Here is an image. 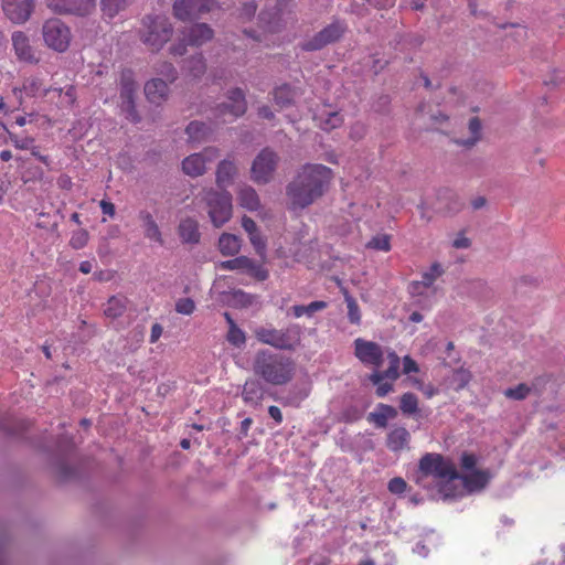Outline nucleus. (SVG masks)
I'll list each match as a JSON object with an SVG mask.
<instances>
[{"mask_svg": "<svg viewBox=\"0 0 565 565\" xmlns=\"http://www.w3.org/2000/svg\"><path fill=\"white\" fill-rule=\"evenodd\" d=\"M237 174V167L231 160H223L218 163L216 170V183L220 188L225 189L232 184Z\"/></svg>", "mask_w": 565, "mask_h": 565, "instance_id": "cd10ccee", "label": "nucleus"}, {"mask_svg": "<svg viewBox=\"0 0 565 565\" xmlns=\"http://www.w3.org/2000/svg\"><path fill=\"white\" fill-rule=\"evenodd\" d=\"M255 11H256L255 3L254 2H247L242 8L239 17L242 19H244V20H248V19H250L255 14Z\"/></svg>", "mask_w": 565, "mask_h": 565, "instance_id": "052dcab7", "label": "nucleus"}, {"mask_svg": "<svg viewBox=\"0 0 565 565\" xmlns=\"http://www.w3.org/2000/svg\"><path fill=\"white\" fill-rule=\"evenodd\" d=\"M418 364L408 355L403 359V372L409 374L412 372H418Z\"/></svg>", "mask_w": 565, "mask_h": 565, "instance_id": "bf43d9fd", "label": "nucleus"}, {"mask_svg": "<svg viewBox=\"0 0 565 565\" xmlns=\"http://www.w3.org/2000/svg\"><path fill=\"white\" fill-rule=\"evenodd\" d=\"M354 354L363 364L379 369L383 364L385 352L380 344L358 338L354 340Z\"/></svg>", "mask_w": 565, "mask_h": 565, "instance_id": "4468645a", "label": "nucleus"}, {"mask_svg": "<svg viewBox=\"0 0 565 565\" xmlns=\"http://www.w3.org/2000/svg\"><path fill=\"white\" fill-rule=\"evenodd\" d=\"M471 375L468 370L465 369H458L452 372V375L450 377V385L456 390L459 391L463 388L470 381Z\"/></svg>", "mask_w": 565, "mask_h": 565, "instance_id": "79ce46f5", "label": "nucleus"}, {"mask_svg": "<svg viewBox=\"0 0 565 565\" xmlns=\"http://www.w3.org/2000/svg\"><path fill=\"white\" fill-rule=\"evenodd\" d=\"M134 0H100V10L104 17L114 19L125 11Z\"/></svg>", "mask_w": 565, "mask_h": 565, "instance_id": "2f4dec72", "label": "nucleus"}, {"mask_svg": "<svg viewBox=\"0 0 565 565\" xmlns=\"http://www.w3.org/2000/svg\"><path fill=\"white\" fill-rule=\"evenodd\" d=\"M237 200L242 207L248 211H256L260 207L259 196L250 185H243L237 192Z\"/></svg>", "mask_w": 565, "mask_h": 565, "instance_id": "c85d7f7f", "label": "nucleus"}, {"mask_svg": "<svg viewBox=\"0 0 565 565\" xmlns=\"http://www.w3.org/2000/svg\"><path fill=\"white\" fill-rule=\"evenodd\" d=\"M88 242V233L85 230L75 231L72 234L70 244L73 248H83Z\"/></svg>", "mask_w": 565, "mask_h": 565, "instance_id": "8fccbe9b", "label": "nucleus"}, {"mask_svg": "<svg viewBox=\"0 0 565 565\" xmlns=\"http://www.w3.org/2000/svg\"><path fill=\"white\" fill-rule=\"evenodd\" d=\"M170 83L163 78L157 77L148 81L145 85V94L147 99L152 104H161L169 97Z\"/></svg>", "mask_w": 565, "mask_h": 565, "instance_id": "b1692460", "label": "nucleus"}, {"mask_svg": "<svg viewBox=\"0 0 565 565\" xmlns=\"http://www.w3.org/2000/svg\"><path fill=\"white\" fill-rule=\"evenodd\" d=\"M428 478H433L438 492L444 500L457 498V483H460V475L456 466L438 454H427L419 461V471L416 482L422 487H428Z\"/></svg>", "mask_w": 565, "mask_h": 565, "instance_id": "f03ea898", "label": "nucleus"}, {"mask_svg": "<svg viewBox=\"0 0 565 565\" xmlns=\"http://www.w3.org/2000/svg\"><path fill=\"white\" fill-rule=\"evenodd\" d=\"M137 88L138 85L134 78L132 72L124 71L120 78L119 108L125 117L132 122L140 120L135 106Z\"/></svg>", "mask_w": 565, "mask_h": 565, "instance_id": "9d476101", "label": "nucleus"}, {"mask_svg": "<svg viewBox=\"0 0 565 565\" xmlns=\"http://www.w3.org/2000/svg\"><path fill=\"white\" fill-rule=\"evenodd\" d=\"M179 234L185 243H196L200 238L199 225L194 218H184L179 225Z\"/></svg>", "mask_w": 565, "mask_h": 565, "instance_id": "7c9ffc66", "label": "nucleus"}, {"mask_svg": "<svg viewBox=\"0 0 565 565\" xmlns=\"http://www.w3.org/2000/svg\"><path fill=\"white\" fill-rule=\"evenodd\" d=\"M12 50L15 57L25 63H36L38 54L34 46L31 44L30 36L23 31H14L11 34Z\"/></svg>", "mask_w": 565, "mask_h": 565, "instance_id": "412c9836", "label": "nucleus"}, {"mask_svg": "<svg viewBox=\"0 0 565 565\" xmlns=\"http://www.w3.org/2000/svg\"><path fill=\"white\" fill-rule=\"evenodd\" d=\"M345 302L348 308V318L352 323L361 321V315L356 301L349 295H345Z\"/></svg>", "mask_w": 565, "mask_h": 565, "instance_id": "de8ad7c7", "label": "nucleus"}, {"mask_svg": "<svg viewBox=\"0 0 565 565\" xmlns=\"http://www.w3.org/2000/svg\"><path fill=\"white\" fill-rule=\"evenodd\" d=\"M468 132L469 137L457 139L456 142L460 146L471 148L481 139L482 126L478 117H471L469 119Z\"/></svg>", "mask_w": 565, "mask_h": 565, "instance_id": "c756f323", "label": "nucleus"}, {"mask_svg": "<svg viewBox=\"0 0 565 565\" xmlns=\"http://www.w3.org/2000/svg\"><path fill=\"white\" fill-rule=\"evenodd\" d=\"M477 458L470 454H463L461 457V467L465 473H471L472 471H479L476 469Z\"/></svg>", "mask_w": 565, "mask_h": 565, "instance_id": "5fc2aeb1", "label": "nucleus"}, {"mask_svg": "<svg viewBox=\"0 0 565 565\" xmlns=\"http://www.w3.org/2000/svg\"><path fill=\"white\" fill-rule=\"evenodd\" d=\"M232 301L236 306L247 307L254 303L255 297L242 290H236L233 292Z\"/></svg>", "mask_w": 565, "mask_h": 565, "instance_id": "09e8293b", "label": "nucleus"}, {"mask_svg": "<svg viewBox=\"0 0 565 565\" xmlns=\"http://www.w3.org/2000/svg\"><path fill=\"white\" fill-rule=\"evenodd\" d=\"M96 0H45L47 8L57 14L86 15L95 7Z\"/></svg>", "mask_w": 565, "mask_h": 565, "instance_id": "a211bd4d", "label": "nucleus"}, {"mask_svg": "<svg viewBox=\"0 0 565 565\" xmlns=\"http://www.w3.org/2000/svg\"><path fill=\"white\" fill-rule=\"evenodd\" d=\"M411 434L405 427H394L387 435L386 445L392 451H401L408 448Z\"/></svg>", "mask_w": 565, "mask_h": 565, "instance_id": "a878e982", "label": "nucleus"}, {"mask_svg": "<svg viewBox=\"0 0 565 565\" xmlns=\"http://www.w3.org/2000/svg\"><path fill=\"white\" fill-rule=\"evenodd\" d=\"M242 396L246 403L256 404L263 396L259 383L255 380L246 381Z\"/></svg>", "mask_w": 565, "mask_h": 565, "instance_id": "e433bc0d", "label": "nucleus"}, {"mask_svg": "<svg viewBox=\"0 0 565 565\" xmlns=\"http://www.w3.org/2000/svg\"><path fill=\"white\" fill-rule=\"evenodd\" d=\"M76 99L77 94L74 85L65 84L64 86H61L57 85L56 82L51 85L47 103L56 108L70 109L74 106Z\"/></svg>", "mask_w": 565, "mask_h": 565, "instance_id": "4be33fe9", "label": "nucleus"}, {"mask_svg": "<svg viewBox=\"0 0 565 565\" xmlns=\"http://www.w3.org/2000/svg\"><path fill=\"white\" fill-rule=\"evenodd\" d=\"M195 309V303L191 298H181L175 303V311L181 315H191Z\"/></svg>", "mask_w": 565, "mask_h": 565, "instance_id": "603ef678", "label": "nucleus"}, {"mask_svg": "<svg viewBox=\"0 0 565 565\" xmlns=\"http://www.w3.org/2000/svg\"><path fill=\"white\" fill-rule=\"evenodd\" d=\"M216 7L215 0H174L173 14L179 20H191Z\"/></svg>", "mask_w": 565, "mask_h": 565, "instance_id": "f8f14e48", "label": "nucleus"}, {"mask_svg": "<svg viewBox=\"0 0 565 565\" xmlns=\"http://www.w3.org/2000/svg\"><path fill=\"white\" fill-rule=\"evenodd\" d=\"M397 416V411L386 404H379L376 408L369 414V420L372 422L376 427H386L388 420L394 419Z\"/></svg>", "mask_w": 565, "mask_h": 565, "instance_id": "bb28decb", "label": "nucleus"}, {"mask_svg": "<svg viewBox=\"0 0 565 565\" xmlns=\"http://www.w3.org/2000/svg\"><path fill=\"white\" fill-rule=\"evenodd\" d=\"M253 370L265 382L282 385L292 379L295 365L288 358L262 350L255 355Z\"/></svg>", "mask_w": 565, "mask_h": 565, "instance_id": "7ed1b4c3", "label": "nucleus"}, {"mask_svg": "<svg viewBox=\"0 0 565 565\" xmlns=\"http://www.w3.org/2000/svg\"><path fill=\"white\" fill-rule=\"evenodd\" d=\"M246 111L245 95L242 89L235 88L228 92L227 102L218 107L223 122H231Z\"/></svg>", "mask_w": 565, "mask_h": 565, "instance_id": "f3484780", "label": "nucleus"}, {"mask_svg": "<svg viewBox=\"0 0 565 565\" xmlns=\"http://www.w3.org/2000/svg\"><path fill=\"white\" fill-rule=\"evenodd\" d=\"M2 10L12 23L23 24L34 10V0H3Z\"/></svg>", "mask_w": 565, "mask_h": 565, "instance_id": "aec40b11", "label": "nucleus"}, {"mask_svg": "<svg viewBox=\"0 0 565 565\" xmlns=\"http://www.w3.org/2000/svg\"><path fill=\"white\" fill-rule=\"evenodd\" d=\"M172 24L164 15H148L142 20L140 39L152 52L160 51L172 36Z\"/></svg>", "mask_w": 565, "mask_h": 565, "instance_id": "39448f33", "label": "nucleus"}, {"mask_svg": "<svg viewBox=\"0 0 565 565\" xmlns=\"http://www.w3.org/2000/svg\"><path fill=\"white\" fill-rule=\"evenodd\" d=\"M218 157V150L214 147L205 148L202 152L193 153L182 161V170L186 175L200 177L206 171V163Z\"/></svg>", "mask_w": 565, "mask_h": 565, "instance_id": "2eb2a0df", "label": "nucleus"}, {"mask_svg": "<svg viewBox=\"0 0 565 565\" xmlns=\"http://www.w3.org/2000/svg\"><path fill=\"white\" fill-rule=\"evenodd\" d=\"M451 245L457 249H467L470 247L471 241L463 233H459L452 239Z\"/></svg>", "mask_w": 565, "mask_h": 565, "instance_id": "13d9d810", "label": "nucleus"}, {"mask_svg": "<svg viewBox=\"0 0 565 565\" xmlns=\"http://www.w3.org/2000/svg\"><path fill=\"white\" fill-rule=\"evenodd\" d=\"M269 416L275 419L276 423L280 424L282 422L281 411L277 406H270L268 408Z\"/></svg>", "mask_w": 565, "mask_h": 565, "instance_id": "774afa93", "label": "nucleus"}, {"mask_svg": "<svg viewBox=\"0 0 565 565\" xmlns=\"http://www.w3.org/2000/svg\"><path fill=\"white\" fill-rule=\"evenodd\" d=\"M279 162L278 154L269 149H263L253 160L250 179L257 184H267L274 179Z\"/></svg>", "mask_w": 565, "mask_h": 565, "instance_id": "1a4fd4ad", "label": "nucleus"}, {"mask_svg": "<svg viewBox=\"0 0 565 565\" xmlns=\"http://www.w3.org/2000/svg\"><path fill=\"white\" fill-rule=\"evenodd\" d=\"M292 99H294V92L290 88V86H288V85L279 86L274 92V100L281 108L289 105Z\"/></svg>", "mask_w": 565, "mask_h": 565, "instance_id": "ea45409f", "label": "nucleus"}, {"mask_svg": "<svg viewBox=\"0 0 565 565\" xmlns=\"http://www.w3.org/2000/svg\"><path fill=\"white\" fill-rule=\"evenodd\" d=\"M99 206L104 214L110 217L115 215V205L111 202L102 200Z\"/></svg>", "mask_w": 565, "mask_h": 565, "instance_id": "0e129e2a", "label": "nucleus"}, {"mask_svg": "<svg viewBox=\"0 0 565 565\" xmlns=\"http://www.w3.org/2000/svg\"><path fill=\"white\" fill-rule=\"evenodd\" d=\"M367 248L388 252L391 249V238L386 234H381L372 237L367 244Z\"/></svg>", "mask_w": 565, "mask_h": 565, "instance_id": "a18cd8bd", "label": "nucleus"}, {"mask_svg": "<svg viewBox=\"0 0 565 565\" xmlns=\"http://www.w3.org/2000/svg\"><path fill=\"white\" fill-rule=\"evenodd\" d=\"M213 38V30L205 23H196L191 25L186 31L183 32L179 43L171 46L170 51L173 55H183L185 44L200 46Z\"/></svg>", "mask_w": 565, "mask_h": 565, "instance_id": "9b49d317", "label": "nucleus"}, {"mask_svg": "<svg viewBox=\"0 0 565 565\" xmlns=\"http://www.w3.org/2000/svg\"><path fill=\"white\" fill-rule=\"evenodd\" d=\"M332 171L322 164H305L287 188L294 206L306 207L320 198L332 179Z\"/></svg>", "mask_w": 565, "mask_h": 565, "instance_id": "f257e3e1", "label": "nucleus"}, {"mask_svg": "<svg viewBox=\"0 0 565 565\" xmlns=\"http://www.w3.org/2000/svg\"><path fill=\"white\" fill-rule=\"evenodd\" d=\"M126 309V298L114 296L105 305L104 313L109 318L119 317Z\"/></svg>", "mask_w": 565, "mask_h": 565, "instance_id": "4c0bfd02", "label": "nucleus"}, {"mask_svg": "<svg viewBox=\"0 0 565 565\" xmlns=\"http://www.w3.org/2000/svg\"><path fill=\"white\" fill-rule=\"evenodd\" d=\"M220 267L227 270L244 269L247 271V268L253 267V262L245 256H241L231 260L222 262Z\"/></svg>", "mask_w": 565, "mask_h": 565, "instance_id": "37998d69", "label": "nucleus"}, {"mask_svg": "<svg viewBox=\"0 0 565 565\" xmlns=\"http://www.w3.org/2000/svg\"><path fill=\"white\" fill-rule=\"evenodd\" d=\"M195 199L205 204L207 215L215 227H221L231 220L233 205L228 192L207 189L200 192Z\"/></svg>", "mask_w": 565, "mask_h": 565, "instance_id": "20e7f679", "label": "nucleus"}, {"mask_svg": "<svg viewBox=\"0 0 565 565\" xmlns=\"http://www.w3.org/2000/svg\"><path fill=\"white\" fill-rule=\"evenodd\" d=\"M248 237L256 252L259 255H264L266 249V242L260 235V233L257 231L255 233L249 234Z\"/></svg>", "mask_w": 565, "mask_h": 565, "instance_id": "864d4df0", "label": "nucleus"}, {"mask_svg": "<svg viewBox=\"0 0 565 565\" xmlns=\"http://www.w3.org/2000/svg\"><path fill=\"white\" fill-rule=\"evenodd\" d=\"M419 391L428 398L437 394V390L431 384L420 385Z\"/></svg>", "mask_w": 565, "mask_h": 565, "instance_id": "338daca9", "label": "nucleus"}, {"mask_svg": "<svg viewBox=\"0 0 565 565\" xmlns=\"http://www.w3.org/2000/svg\"><path fill=\"white\" fill-rule=\"evenodd\" d=\"M10 139L13 142V145L21 150L30 149L34 142V139L28 136L19 137L17 135H11Z\"/></svg>", "mask_w": 565, "mask_h": 565, "instance_id": "6e6d98bb", "label": "nucleus"}, {"mask_svg": "<svg viewBox=\"0 0 565 565\" xmlns=\"http://www.w3.org/2000/svg\"><path fill=\"white\" fill-rule=\"evenodd\" d=\"M162 331H163L162 327L158 323H154L151 327L150 342L156 343L159 340V338L161 337Z\"/></svg>", "mask_w": 565, "mask_h": 565, "instance_id": "69168bd1", "label": "nucleus"}, {"mask_svg": "<svg viewBox=\"0 0 565 565\" xmlns=\"http://www.w3.org/2000/svg\"><path fill=\"white\" fill-rule=\"evenodd\" d=\"M138 217L141 222L145 236L154 243L162 244L161 231L152 214L148 211H140Z\"/></svg>", "mask_w": 565, "mask_h": 565, "instance_id": "393cba45", "label": "nucleus"}, {"mask_svg": "<svg viewBox=\"0 0 565 565\" xmlns=\"http://www.w3.org/2000/svg\"><path fill=\"white\" fill-rule=\"evenodd\" d=\"M386 355L390 361V366L387 370L385 372L375 371L370 376L371 382L376 385V394L380 397H384L393 390V385L391 383L383 382V380L385 377L392 381L396 380L398 377V370L401 364L399 358L395 352L387 351Z\"/></svg>", "mask_w": 565, "mask_h": 565, "instance_id": "ddd939ff", "label": "nucleus"}, {"mask_svg": "<svg viewBox=\"0 0 565 565\" xmlns=\"http://www.w3.org/2000/svg\"><path fill=\"white\" fill-rule=\"evenodd\" d=\"M327 307L324 301H312L308 306H294L291 308L294 316L300 318L302 316H312L316 311L322 310Z\"/></svg>", "mask_w": 565, "mask_h": 565, "instance_id": "58836bf2", "label": "nucleus"}, {"mask_svg": "<svg viewBox=\"0 0 565 565\" xmlns=\"http://www.w3.org/2000/svg\"><path fill=\"white\" fill-rule=\"evenodd\" d=\"M224 316H225L226 321L230 324V330L227 333V341L231 344H233L237 348H241L242 345L245 344V341H246L245 332L236 326V323L234 322V320L231 318V316L227 312H225Z\"/></svg>", "mask_w": 565, "mask_h": 565, "instance_id": "c9c22d12", "label": "nucleus"}, {"mask_svg": "<svg viewBox=\"0 0 565 565\" xmlns=\"http://www.w3.org/2000/svg\"><path fill=\"white\" fill-rule=\"evenodd\" d=\"M347 26L344 23L340 21H335L328 26H326L323 30H321L319 33H317L315 36H312L310 40H308L303 44V49L308 51H317L326 45L335 42L339 40L345 32Z\"/></svg>", "mask_w": 565, "mask_h": 565, "instance_id": "dca6fc26", "label": "nucleus"}, {"mask_svg": "<svg viewBox=\"0 0 565 565\" xmlns=\"http://www.w3.org/2000/svg\"><path fill=\"white\" fill-rule=\"evenodd\" d=\"M185 132L190 142L199 143L206 139L210 128L204 122L192 121L188 125Z\"/></svg>", "mask_w": 565, "mask_h": 565, "instance_id": "f704fd0d", "label": "nucleus"}, {"mask_svg": "<svg viewBox=\"0 0 565 565\" xmlns=\"http://www.w3.org/2000/svg\"><path fill=\"white\" fill-rule=\"evenodd\" d=\"M242 226L247 232L248 235L258 231L256 223L250 217L247 216H244L242 218Z\"/></svg>", "mask_w": 565, "mask_h": 565, "instance_id": "e2e57ef3", "label": "nucleus"}, {"mask_svg": "<svg viewBox=\"0 0 565 565\" xmlns=\"http://www.w3.org/2000/svg\"><path fill=\"white\" fill-rule=\"evenodd\" d=\"M444 274L439 263H434L422 274L420 280H414L408 285V292L414 301L422 307H430L431 298L437 291L436 280Z\"/></svg>", "mask_w": 565, "mask_h": 565, "instance_id": "423d86ee", "label": "nucleus"}, {"mask_svg": "<svg viewBox=\"0 0 565 565\" xmlns=\"http://www.w3.org/2000/svg\"><path fill=\"white\" fill-rule=\"evenodd\" d=\"M185 70L193 78H199L205 72V63L201 55H195L186 62Z\"/></svg>", "mask_w": 565, "mask_h": 565, "instance_id": "a19ab883", "label": "nucleus"}, {"mask_svg": "<svg viewBox=\"0 0 565 565\" xmlns=\"http://www.w3.org/2000/svg\"><path fill=\"white\" fill-rule=\"evenodd\" d=\"M401 411L406 415H413L418 411V399L413 393H405L401 397Z\"/></svg>", "mask_w": 565, "mask_h": 565, "instance_id": "c03bdc74", "label": "nucleus"}, {"mask_svg": "<svg viewBox=\"0 0 565 565\" xmlns=\"http://www.w3.org/2000/svg\"><path fill=\"white\" fill-rule=\"evenodd\" d=\"M317 125L323 130H332L341 126L343 119L342 116L337 111L323 110L322 113L315 115Z\"/></svg>", "mask_w": 565, "mask_h": 565, "instance_id": "473e14b6", "label": "nucleus"}, {"mask_svg": "<svg viewBox=\"0 0 565 565\" xmlns=\"http://www.w3.org/2000/svg\"><path fill=\"white\" fill-rule=\"evenodd\" d=\"M531 392V388L526 384H519L515 387H510L504 391V395L508 398L521 401L524 399Z\"/></svg>", "mask_w": 565, "mask_h": 565, "instance_id": "49530a36", "label": "nucleus"}, {"mask_svg": "<svg viewBox=\"0 0 565 565\" xmlns=\"http://www.w3.org/2000/svg\"><path fill=\"white\" fill-rule=\"evenodd\" d=\"M490 480V475L487 471L479 470L471 473L460 476V483H457V491H460L457 497L465 493H472L483 489Z\"/></svg>", "mask_w": 565, "mask_h": 565, "instance_id": "5701e85b", "label": "nucleus"}, {"mask_svg": "<svg viewBox=\"0 0 565 565\" xmlns=\"http://www.w3.org/2000/svg\"><path fill=\"white\" fill-rule=\"evenodd\" d=\"M158 74L164 77L168 83H173L177 79V70L171 63H163L158 68Z\"/></svg>", "mask_w": 565, "mask_h": 565, "instance_id": "3c124183", "label": "nucleus"}, {"mask_svg": "<svg viewBox=\"0 0 565 565\" xmlns=\"http://www.w3.org/2000/svg\"><path fill=\"white\" fill-rule=\"evenodd\" d=\"M247 273L252 274L254 277L264 280L267 278L268 273L262 266H257L253 263L252 268H247Z\"/></svg>", "mask_w": 565, "mask_h": 565, "instance_id": "680f3d73", "label": "nucleus"}, {"mask_svg": "<svg viewBox=\"0 0 565 565\" xmlns=\"http://www.w3.org/2000/svg\"><path fill=\"white\" fill-rule=\"evenodd\" d=\"M388 490L392 493L401 494L406 490V482L402 478H394L388 482Z\"/></svg>", "mask_w": 565, "mask_h": 565, "instance_id": "4d7b16f0", "label": "nucleus"}, {"mask_svg": "<svg viewBox=\"0 0 565 565\" xmlns=\"http://www.w3.org/2000/svg\"><path fill=\"white\" fill-rule=\"evenodd\" d=\"M255 337L264 344L280 350H292L300 341V331L297 326L286 329L259 327L255 330Z\"/></svg>", "mask_w": 565, "mask_h": 565, "instance_id": "0eeeda50", "label": "nucleus"}, {"mask_svg": "<svg viewBox=\"0 0 565 565\" xmlns=\"http://www.w3.org/2000/svg\"><path fill=\"white\" fill-rule=\"evenodd\" d=\"M51 92V85L47 86L44 82L35 76L29 77L24 81L22 88L14 87L12 89L13 95L18 100V106L23 103V95L32 98L43 99L47 103L49 95Z\"/></svg>", "mask_w": 565, "mask_h": 565, "instance_id": "6ab92c4d", "label": "nucleus"}, {"mask_svg": "<svg viewBox=\"0 0 565 565\" xmlns=\"http://www.w3.org/2000/svg\"><path fill=\"white\" fill-rule=\"evenodd\" d=\"M220 252L225 256H233L241 249V239L233 234L223 233L218 239Z\"/></svg>", "mask_w": 565, "mask_h": 565, "instance_id": "72a5a7b5", "label": "nucleus"}, {"mask_svg": "<svg viewBox=\"0 0 565 565\" xmlns=\"http://www.w3.org/2000/svg\"><path fill=\"white\" fill-rule=\"evenodd\" d=\"M44 44L58 53L67 51L72 40V32L67 24L57 18L44 21L42 25Z\"/></svg>", "mask_w": 565, "mask_h": 565, "instance_id": "6e6552de", "label": "nucleus"}]
</instances>
